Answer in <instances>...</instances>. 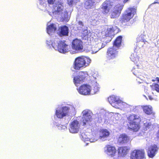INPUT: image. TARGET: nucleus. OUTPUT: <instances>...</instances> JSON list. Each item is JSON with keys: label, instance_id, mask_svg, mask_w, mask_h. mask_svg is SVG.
<instances>
[{"label": "nucleus", "instance_id": "nucleus-16", "mask_svg": "<svg viewBox=\"0 0 159 159\" xmlns=\"http://www.w3.org/2000/svg\"><path fill=\"white\" fill-rule=\"evenodd\" d=\"M158 150V148L156 144L150 145L147 151L148 156L150 158H153L156 154Z\"/></svg>", "mask_w": 159, "mask_h": 159}, {"label": "nucleus", "instance_id": "nucleus-44", "mask_svg": "<svg viewBox=\"0 0 159 159\" xmlns=\"http://www.w3.org/2000/svg\"><path fill=\"white\" fill-rule=\"evenodd\" d=\"M155 80L156 81H157V82L159 83V78L156 77L155 79Z\"/></svg>", "mask_w": 159, "mask_h": 159}, {"label": "nucleus", "instance_id": "nucleus-26", "mask_svg": "<svg viewBox=\"0 0 159 159\" xmlns=\"http://www.w3.org/2000/svg\"><path fill=\"white\" fill-rule=\"evenodd\" d=\"M59 25L58 24H51L49 25L48 23L47 25V33L49 35H52L56 31Z\"/></svg>", "mask_w": 159, "mask_h": 159}, {"label": "nucleus", "instance_id": "nucleus-10", "mask_svg": "<svg viewBox=\"0 0 159 159\" xmlns=\"http://www.w3.org/2000/svg\"><path fill=\"white\" fill-rule=\"evenodd\" d=\"M142 68V65L141 64H139L137 62L136 65L131 70L133 73L136 76L138 79H139L141 80V81H139V82L140 83H141L142 82V81L144 80V78L143 76L141 75L143 74L141 73V72Z\"/></svg>", "mask_w": 159, "mask_h": 159}, {"label": "nucleus", "instance_id": "nucleus-29", "mask_svg": "<svg viewBox=\"0 0 159 159\" xmlns=\"http://www.w3.org/2000/svg\"><path fill=\"white\" fill-rule=\"evenodd\" d=\"M94 0H85L84 7L87 9L93 8L94 7Z\"/></svg>", "mask_w": 159, "mask_h": 159}, {"label": "nucleus", "instance_id": "nucleus-11", "mask_svg": "<svg viewBox=\"0 0 159 159\" xmlns=\"http://www.w3.org/2000/svg\"><path fill=\"white\" fill-rule=\"evenodd\" d=\"M88 76L87 72L80 71L78 75L74 77L73 78L74 83L76 86H78L79 84L82 82L85 78Z\"/></svg>", "mask_w": 159, "mask_h": 159}, {"label": "nucleus", "instance_id": "nucleus-40", "mask_svg": "<svg viewBox=\"0 0 159 159\" xmlns=\"http://www.w3.org/2000/svg\"><path fill=\"white\" fill-rule=\"evenodd\" d=\"M152 86L155 87V89H159V85L158 84L153 83Z\"/></svg>", "mask_w": 159, "mask_h": 159}, {"label": "nucleus", "instance_id": "nucleus-13", "mask_svg": "<svg viewBox=\"0 0 159 159\" xmlns=\"http://www.w3.org/2000/svg\"><path fill=\"white\" fill-rule=\"evenodd\" d=\"M145 152L143 150H134L131 153L130 159H143L144 157Z\"/></svg>", "mask_w": 159, "mask_h": 159}, {"label": "nucleus", "instance_id": "nucleus-41", "mask_svg": "<svg viewBox=\"0 0 159 159\" xmlns=\"http://www.w3.org/2000/svg\"><path fill=\"white\" fill-rule=\"evenodd\" d=\"M96 49V48L95 47V45L93 46H92L91 48V53L92 54L95 53H96L97 52H94V51H95Z\"/></svg>", "mask_w": 159, "mask_h": 159}, {"label": "nucleus", "instance_id": "nucleus-6", "mask_svg": "<svg viewBox=\"0 0 159 159\" xmlns=\"http://www.w3.org/2000/svg\"><path fill=\"white\" fill-rule=\"evenodd\" d=\"M82 117L81 123L83 126L90 125V122L92 121V113L88 109L84 110L82 112Z\"/></svg>", "mask_w": 159, "mask_h": 159}, {"label": "nucleus", "instance_id": "nucleus-23", "mask_svg": "<svg viewBox=\"0 0 159 159\" xmlns=\"http://www.w3.org/2000/svg\"><path fill=\"white\" fill-rule=\"evenodd\" d=\"M131 140L132 139H131L129 137L125 134H120L118 139V142L122 144L129 142L130 143Z\"/></svg>", "mask_w": 159, "mask_h": 159}, {"label": "nucleus", "instance_id": "nucleus-39", "mask_svg": "<svg viewBox=\"0 0 159 159\" xmlns=\"http://www.w3.org/2000/svg\"><path fill=\"white\" fill-rule=\"evenodd\" d=\"M145 36L144 35L141 34L140 36H139L138 38H137V41H138L139 40L145 42Z\"/></svg>", "mask_w": 159, "mask_h": 159}, {"label": "nucleus", "instance_id": "nucleus-3", "mask_svg": "<svg viewBox=\"0 0 159 159\" xmlns=\"http://www.w3.org/2000/svg\"><path fill=\"white\" fill-rule=\"evenodd\" d=\"M90 62L91 60L89 58L83 56L78 57L75 59L73 67L71 68V70L73 71H74L73 69L76 70H79L82 67L87 66Z\"/></svg>", "mask_w": 159, "mask_h": 159}, {"label": "nucleus", "instance_id": "nucleus-4", "mask_svg": "<svg viewBox=\"0 0 159 159\" xmlns=\"http://www.w3.org/2000/svg\"><path fill=\"white\" fill-rule=\"evenodd\" d=\"M56 45L54 46V49L59 52L65 54L70 51V46L66 43L64 40H60L59 38H57L55 41Z\"/></svg>", "mask_w": 159, "mask_h": 159}, {"label": "nucleus", "instance_id": "nucleus-5", "mask_svg": "<svg viewBox=\"0 0 159 159\" xmlns=\"http://www.w3.org/2000/svg\"><path fill=\"white\" fill-rule=\"evenodd\" d=\"M108 100L113 107L116 108L123 109L125 107V103L123 102L119 97L115 95L110 96L108 98Z\"/></svg>", "mask_w": 159, "mask_h": 159}, {"label": "nucleus", "instance_id": "nucleus-2", "mask_svg": "<svg viewBox=\"0 0 159 159\" xmlns=\"http://www.w3.org/2000/svg\"><path fill=\"white\" fill-rule=\"evenodd\" d=\"M129 124L128 128L133 132L138 131L140 127V123L141 118L139 116L135 114L130 115L127 118Z\"/></svg>", "mask_w": 159, "mask_h": 159}, {"label": "nucleus", "instance_id": "nucleus-35", "mask_svg": "<svg viewBox=\"0 0 159 159\" xmlns=\"http://www.w3.org/2000/svg\"><path fill=\"white\" fill-rule=\"evenodd\" d=\"M91 90H78L79 93L83 95H87L90 94Z\"/></svg>", "mask_w": 159, "mask_h": 159}, {"label": "nucleus", "instance_id": "nucleus-30", "mask_svg": "<svg viewBox=\"0 0 159 159\" xmlns=\"http://www.w3.org/2000/svg\"><path fill=\"white\" fill-rule=\"evenodd\" d=\"M143 111L148 115H152L154 116L155 113L153 111L152 107L149 106H143Z\"/></svg>", "mask_w": 159, "mask_h": 159}, {"label": "nucleus", "instance_id": "nucleus-20", "mask_svg": "<svg viewBox=\"0 0 159 159\" xmlns=\"http://www.w3.org/2000/svg\"><path fill=\"white\" fill-rule=\"evenodd\" d=\"M130 148L125 146H120L117 149L118 156L120 157H125L129 153Z\"/></svg>", "mask_w": 159, "mask_h": 159}, {"label": "nucleus", "instance_id": "nucleus-25", "mask_svg": "<svg viewBox=\"0 0 159 159\" xmlns=\"http://www.w3.org/2000/svg\"><path fill=\"white\" fill-rule=\"evenodd\" d=\"M77 30H80L84 35L86 36L87 34V27L84 25V23L81 21H79L77 25Z\"/></svg>", "mask_w": 159, "mask_h": 159}, {"label": "nucleus", "instance_id": "nucleus-15", "mask_svg": "<svg viewBox=\"0 0 159 159\" xmlns=\"http://www.w3.org/2000/svg\"><path fill=\"white\" fill-rule=\"evenodd\" d=\"M69 108L67 107H61L56 111L55 114L57 117L59 118H62L65 116L68 113Z\"/></svg>", "mask_w": 159, "mask_h": 159}, {"label": "nucleus", "instance_id": "nucleus-28", "mask_svg": "<svg viewBox=\"0 0 159 159\" xmlns=\"http://www.w3.org/2000/svg\"><path fill=\"white\" fill-rule=\"evenodd\" d=\"M57 38L55 37V38L51 37L50 39H48L46 40V43L47 46L49 48H53L54 49V46L56 45V43H55V41Z\"/></svg>", "mask_w": 159, "mask_h": 159}, {"label": "nucleus", "instance_id": "nucleus-33", "mask_svg": "<svg viewBox=\"0 0 159 159\" xmlns=\"http://www.w3.org/2000/svg\"><path fill=\"white\" fill-rule=\"evenodd\" d=\"M137 55V53L135 52L134 53L131 55L130 57V58L132 61L134 62L136 61V62L138 63L137 61L139 60L140 57Z\"/></svg>", "mask_w": 159, "mask_h": 159}, {"label": "nucleus", "instance_id": "nucleus-19", "mask_svg": "<svg viewBox=\"0 0 159 159\" xmlns=\"http://www.w3.org/2000/svg\"><path fill=\"white\" fill-rule=\"evenodd\" d=\"M116 48L112 47L108 48L107 52V58L109 60L115 58L117 56L118 51Z\"/></svg>", "mask_w": 159, "mask_h": 159}, {"label": "nucleus", "instance_id": "nucleus-45", "mask_svg": "<svg viewBox=\"0 0 159 159\" xmlns=\"http://www.w3.org/2000/svg\"><path fill=\"white\" fill-rule=\"evenodd\" d=\"M129 0H124V3H126Z\"/></svg>", "mask_w": 159, "mask_h": 159}, {"label": "nucleus", "instance_id": "nucleus-32", "mask_svg": "<svg viewBox=\"0 0 159 159\" xmlns=\"http://www.w3.org/2000/svg\"><path fill=\"white\" fill-rule=\"evenodd\" d=\"M100 132L101 134V135H100L99 136V138L100 139L107 138L109 136L110 134L109 131L106 129H101Z\"/></svg>", "mask_w": 159, "mask_h": 159}, {"label": "nucleus", "instance_id": "nucleus-14", "mask_svg": "<svg viewBox=\"0 0 159 159\" xmlns=\"http://www.w3.org/2000/svg\"><path fill=\"white\" fill-rule=\"evenodd\" d=\"M80 124L77 120H74L69 124V130L72 133H76L78 132L80 128Z\"/></svg>", "mask_w": 159, "mask_h": 159}, {"label": "nucleus", "instance_id": "nucleus-9", "mask_svg": "<svg viewBox=\"0 0 159 159\" xmlns=\"http://www.w3.org/2000/svg\"><path fill=\"white\" fill-rule=\"evenodd\" d=\"M94 78V80L91 81V85L89 84H84L80 86L79 89L77 88L76 89H99L100 88V86L97 82L96 79V77L95 75L92 76Z\"/></svg>", "mask_w": 159, "mask_h": 159}, {"label": "nucleus", "instance_id": "nucleus-21", "mask_svg": "<svg viewBox=\"0 0 159 159\" xmlns=\"http://www.w3.org/2000/svg\"><path fill=\"white\" fill-rule=\"evenodd\" d=\"M111 40V39L110 38V39L107 40V38L104 39H102L101 40H100V42H99L97 43H96L95 47L96 49L94 52H97L99 50L101 49L102 48H103L107 44V43H109Z\"/></svg>", "mask_w": 159, "mask_h": 159}, {"label": "nucleus", "instance_id": "nucleus-46", "mask_svg": "<svg viewBox=\"0 0 159 159\" xmlns=\"http://www.w3.org/2000/svg\"><path fill=\"white\" fill-rule=\"evenodd\" d=\"M154 91H156L157 93H159V90H153Z\"/></svg>", "mask_w": 159, "mask_h": 159}, {"label": "nucleus", "instance_id": "nucleus-43", "mask_svg": "<svg viewBox=\"0 0 159 159\" xmlns=\"http://www.w3.org/2000/svg\"><path fill=\"white\" fill-rule=\"evenodd\" d=\"M69 9H70L69 11L70 12V13H71L73 11V8H72V7H70V8H69Z\"/></svg>", "mask_w": 159, "mask_h": 159}, {"label": "nucleus", "instance_id": "nucleus-38", "mask_svg": "<svg viewBox=\"0 0 159 159\" xmlns=\"http://www.w3.org/2000/svg\"><path fill=\"white\" fill-rule=\"evenodd\" d=\"M77 0H67V2L70 6H72L77 2Z\"/></svg>", "mask_w": 159, "mask_h": 159}, {"label": "nucleus", "instance_id": "nucleus-36", "mask_svg": "<svg viewBox=\"0 0 159 159\" xmlns=\"http://www.w3.org/2000/svg\"><path fill=\"white\" fill-rule=\"evenodd\" d=\"M39 1L40 5L42 8V9L43 10V8L46 7L47 4L46 3V0H39Z\"/></svg>", "mask_w": 159, "mask_h": 159}, {"label": "nucleus", "instance_id": "nucleus-34", "mask_svg": "<svg viewBox=\"0 0 159 159\" xmlns=\"http://www.w3.org/2000/svg\"><path fill=\"white\" fill-rule=\"evenodd\" d=\"M146 95L149 98V99L152 100L153 99V96L154 95V93L151 90H147L145 92Z\"/></svg>", "mask_w": 159, "mask_h": 159}, {"label": "nucleus", "instance_id": "nucleus-8", "mask_svg": "<svg viewBox=\"0 0 159 159\" xmlns=\"http://www.w3.org/2000/svg\"><path fill=\"white\" fill-rule=\"evenodd\" d=\"M136 12V9L134 7L128 8L124 12L122 16L121 20L123 25H125V23L129 21L133 16Z\"/></svg>", "mask_w": 159, "mask_h": 159}, {"label": "nucleus", "instance_id": "nucleus-7", "mask_svg": "<svg viewBox=\"0 0 159 159\" xmlns=\"http://www.w3.org/2000/svg\"><path fill=\"white\" fill-rule=\"evenodd\" d=\"M118 30L117 27L115 26H107L105 27V30L102 32V34L105 35L106 36L105 39L107 38V40L110 39V38L111 39L115 33H117Z\"/></svg>", "mask_w": 159, "mask_h": 159}, {"label": "nucleus", "instance_id": "nucleus-17", "mask_svg": "<svg viewBox=\"0 0 159 159\" xmlns=\"http://www.w3.org/2000/svg\"><path fill=\"white\" fill-rule=\"evenodd\" d=\"M73 49L77 51H81L83 49L82 42L78 39H75L73 40L71 45Z\"/></svg>", "mask_w": 159, "mask_h": 159}, {"label": "nucleus", "instance_id": "nucleus-22", "mask_svg": "<svg viewBox=\"0 0 159 159\" xmlns=\"http://www.w3.org/2000/svg\"><path fill=\"white\" fill-rule=\"evenodd\" d=\"M123 8V6L120 4L116 5L114 8L111 15V18H114L120 15Z\"/></svg>", "mask_w": 159, "mask_h": 159}, {"label": "nucleus", "instance_id": "nucleus-49", "mask_svg": "<svg viewBox=\"0 0 159 159\" xmlns=\"http://www.w3.org/2000/svg\"><path fill=\"white\" fill-rule=\"evenodd\" d=\"M138 80V79H137V80Z\"/></svg>", "mask_w": 159, "mask_h": 159}, {"label": "nucleus", "instance_id": "nucleus-12", "mask_svg": "<svg viewBox=\"0 0 159 159\" xmlns=\"http://www.w3.org/2000/svg\"><path fill=\"white\" fill-rule=\"evenodd\" d=\"M112 0H107L101 6V11L105 14H107L109 11L114 3Z\"/></svg>", "mask_w": 159, "mask_h": 159}, {"label": "nucleus", "instance_id": "nucleus-42", "mask_svg": "<svg viewBox=\"0 0 159 159\" xmlns=\"http://www.w3.org/2000/svg\"><path fill=\"white\" fill-rule=\"evenodd\" d=\"M56 0H47L48 3L50 4H53Z\"/></svg>", "mask_w": 159, "mask_h": 159}, {"label": "nucleus", "instance_id": "nucleus-31", "mask_svg": "<svg viewBox=\"0 0 159 159\" xmlns=\"http://www.w3.org/2000/svg\"><path fill=\"white\" fill-rule=\"evenodd\" d=\"M122 37L121 36H119L117 37L114 41L113 43V47L116 48V49H118L120 46Z\"/></svg>", "mask_w": 159, "mask_h": 159}, {"label": "nucleus", "instance_id": "nucleus-18", "mask_svg": "<svg viewBox=\"0 0 159 159\" xmlns=\"http://www.w3.org/2000/svg\"><path fill=\"white\" fill-rule=\"evenodd\" d=\"M105 152L109 156L113 157L116 155V150L115 146L108 144L105 146Z\"/></svg>", "mask_w": 159, "mask_h": 159}, {"label": "nucleus", "instance_id": "nucleus-27", "mask_svg": "<svg viewBox=\"0 0 159 159\" xmlns=\"http://www.w3.org/2000/svg\"><path fill=\"white\" fill-rule=\"evenodd\" d=\"M58 31V34L60 36H66L68 34L69 28L66 25H63L59 27Z\"/></svg>", "mask_w": 159, "mask_h": 159}, {"label": "nucleus", "instance_id": "nucleus-24", "mask_svg": "<svg viewBox=\"0 0 159 159\" xmlns=\"http://www.w3.org/2000/svg\"><path fill=\"white\" fill-rule=\"evenodd\" d=\"M102 17L99 14H95L91 17L89 20L91 22V24L93 25H95L98 24L99 22L102 19Z\"/></svg>", "mask_w": 159, "mask_h": 159}, {"label": "nucleus", "instance_id": "nucleus-48", "mask_svg": "<svg viewBox=\"0 0 159 159\" xmlns=\"http://www.w3.org/2000/svg\"><path fill=\"white\" fill-rule=\"evenodd\" d=\"M91 80H92V77H91Z\"/></svg>", "mask_w": 159, "mask_h": 159}, {"label": "nucleus", "instance_id": "nucleus-1", "mask_svg": "<svg viewBox=\"0 0 159 159\" xmlns=\"http://www.w3.org/2000/svg\"><path fill=\"white\" fill-rule=\"evenodd\" d=\"M63 3L58 1L53 5L52 12H48L49 14L57 18L61 21L68 22L70 18V16L68 14L67 11L64 8Z\"/></svg>", "mask_w": 159, "mask_h": 159}, {"label": "nucleus", "instance_id": "nucleus-37", "mask_svg": "<svg viewBox=\"0 0 159 159\" xmlns=\"http://www.w3.org/2000/svg\"><path fill=\"white\" fill-rule=\"evenodd\" d=\"M137 43V46L139 48L142 47L145 43V42L139 40Z\"/></svg>", "mask_w": 159, "mask_h": 159}, {"label": "nucleus", "instance_id": "nucleus-47", "mask_svg": "<svg viewBox=\"0 0 159 159\" xmlns=\"http://www.w3.org/2000/svg\"><path fill=\"white\" fill-rule=\"evenodd\" d=\"M152 81H153H153H155V80H152Z\"/></svg>", "mask_w": 159, "mask_h": 159}]
</instances>
